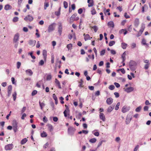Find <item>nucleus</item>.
I'll return each mask as SVG.
<instances>
[{"instance_id":"1","label":"nucleus","mask_w":151,"mask_h":151,"mask_svg":"<svg viewBox=\"0 0 151 151\" xmlns=\"http://www.w3.org/2000/svg\"><path fill=\"white\" fill-rule=\"evenodd\" d=\"M137 63L135 61L131 60L129 63V66L130 70L133 71L137 68Z\"/></svg>"},{"instance_id":"2","label":"nucleus","mask_w":151,"mask_h":151,"mask_svg":"<svg viewBox=\"0 0 151 151\" xmlns=\"http://www.w3.org/2000/svg\"><path fill=\"white\" fill-rule=\"evenodd\" d=\"M13 130L14 132H16L18 130V123L15 120H13L12 122Z\"/></svg>"},{"instance_id":"3","label":"nucleus","mask_w":151,"mask_h":151,"mask_svg":"<svg viewBox=\"0 0 151 151\" xmlns=\"http://www.w3.org/2000/svg\"><path fill=\"white\" fill-rule=\"evenodd\" d=\"M55 25V23H53L51 24L49 26L48 28V32H50L54 30Z\"/></svg>"},{"instance_id":"4","label":"nucleus","mask_w":151,"mask_h":151,"mask_svg":"<svg viewBox=\"0 0 151 151\" xmlns=\"http://www.w3.org/2000/svg\"><path fill=\"white\" fill-rule=\"evenodd\" d=\"M130 107L129 106H124L122 108V111L123 113H125L128 111L130 109Z\"/></svg>"},{"instance_id":"5","label":"nucleus","mask_w":151,"mask_h":151,"mask_svg":"<svg viewBox=\"0 0 151 151\" xmlns=\"http://www.w3.org/2000/svg\"><path fill=\"white\" fill-rule=\"evenodd\" d=\"M75 129L72 127H69L68 129V132L69 134L72 135L75 132Z\"/></svg>"},{"instance_id":"6","label":"nucleus","mask_w":151,"mask_h":151,"mask_svg":"<svg viewBox=\"0 0 151 151\" xmlns=\"http://www.w3.org/2000/svg\"><path fill=\"white\" fill-rule=\"evenodd\" d=\"M65 106L66 107V109L64 111L63 114L65 116L67 117V114H68L69 113L70 110L69 108L67 105H65Z\"/></svg>"},{"instance_id":"7","label":"nucleus","mask_w":151,"mask_h":151,"mask_svg":"<svg viewBox=\"0 0 151 151\" xmlns=\"http://www.w3.org/2000/svg\"><path fill=\"white\" fill-rule=\"evenodd\" d=\"M13 148V145L12 144L7 145L5 147V149L6 150H11Z\"/></svg>"},{"instance_id":"8","label":"nucleus","mask_w":151,"mask_h":151,"mask_svg":"<svg viewBox=\"0 0 151 151\" xmlns=\"http://www.w3.org/2000/svg\"><path fill=\"white\" fill-rule=\"evenodd\" d=\"M24 19L26 21H31L33 20V18L32 16L29 15H28L24 18Z\"/></svg>"},{"instance_id":"9","label":"nucleus","mask_w":151,"mask_h":151,"mask_svg":"<svg viewBox=\"0 0 151 151\" xmlns=\"http://www.w3.org/2000/svg\"><path fill=\"white\" fill-rule=\"evenodd\" d=\"M124 91L126 92L129 93L132 91L134 90V88L132 87H130L127 88H124Z\"/></svg>"},{"instance_id":"10","label":"nucleus","mask_w":151,"mask_h":151,"mask_svg":"<svg viewBox=\"0 0 151 151\" xmlns=\"http://www.w3.org/2000/svg\"><path fill=\"white\" fill-rule=\"evenodd\" d=\"M132 119V117L130 116H127L126 118V121H125L126 124H129L130 123Z\"/></svg>"},{"instance_id":"11","label":"nucleus","mask_w":151,"mask_h":151,"mask_svg":"<svg viewBox=\"0 0 151 151\" xmlns=\"http://www.w3.org/2000/svg\"><path fill=\"white\" fill-rule=\"evenodd\" d=\"M12 89V86L11 85H9L8 86L7 88L8 96L9 97L11 94Z\"/></svg>"},{"instance_id":"12","label":"nucleus","mask_w":151,"mask_h":151,"mask_svg":"<svg viewBox=\"0 0 151 151\" xmlns=\"http://www.w3.org/2000/svg\"><path fill=\"white\" fill-rule=\"evenodd\" d=\"M19 39V35L18 34H16L14 36V39L13 42L14 43H16L18 41Z\"/></svg>"},{"instance_id":"13","label":"nucleus","mask_w":151,"mask_h":151,"mask_svg":"<svg viewBox=\"0 0 151 151\" xmlns=\"http://www.w3.org/2000/svg\"><path fill=\"white\" fill-rule=\"evenodd\" d=\"M58 31L60 35H61L62 31V26L61 24L59 25Z\"/></svg>"},{"instance_id":"14","label":"nucleus","mask_w":151,"mask_h":151,"mask_svg":"<svg viewBox=\"0 0 151 151\" xmlns=\"http://www.w3.org/2000/svg\"><path fill=\"white\" fill-rule=\"evenodd\" d=\"M99 118L101 119L102 120L103 122H104L105 121L106 119L105 117V116L104 114L101 112L99 114Z\"/></svg>"},{"instance_id":"15","label":"nucleus","mask_w":151,"mask_h":151,"mask_svg":"<svg viewBox=\"0 0 151 151\" xmlns=\"http://www.w3.org/2000/svg\"><path fill=\"white\" fill-rule=\"evenodd\" d=\"M76 20V15L75 14H73L70 19V23H73L74 21Z\"/></svg>"},{"instance_id":"16","label":"nucleus","mask_w":151,"mask_h":151,"mask_svg":"<svg viewBox=\"0 0 151 151\" xmlns=\"http://www.w3.org/2000/svg\"><path fill=\"white\" fill-rule=\"evenodd\" d=\"M113 102V100L111 98H108L106 101L107 104L108 105L111 104Z\"/></svg>"},{"instance_id":"17","label":"nucleus","mask_w":151,"mask_h":151,"mask_svg":"<svg viewBox=\"0 0 151 151\" xmlns=\"http://www.w3.org/2000/svg\"><path fill=\"white\" fill-rule=\"evenodd\" d=\"M139 20L138 18H136L135 19L134 21V25L137 27H138L139 24Z\"/></svg>"},{"instance_id":"18","label":"nucleus","mask_w":151,"mask_h":151,"mask_svg":"<svg viewBox=\"0 0 151 151\" xmlns=\"http://www.w3.org/2000/svg\"><path fill=\"white\" fill-rule=\"evenodd\" d=\"M145 28V24H142L141 25V27L139 31V32L141 33V34H142Z\"/></svg>"},{"instance_id":"19","label":"nucleus","mask_w":151,"mask_h":151,"mask_svg":"<svg viewBox=\"0 0 151 151\" xmlns=\"http://www.w3.org/2000/svg\"><path fill=\"white\" fill-rule=\"evenodd\" d=\"M42 54L43 56L44 59L45 61L47 58V52L45 50H43Z\"/></svg>"},{"instance_id":"20","label":"nucleus","mask_w":151,"mask_h":151,"mask_svg":"<svg viewBox=\"0 0 151 151\" xmlns=\"http://www.w3.org/2000/svg\"><path fill=\"white\" fill-rule=\"evenodd\" d=\"M36 42V41L35 40H30L29 41V43L30 45L33 47L35 45Z\"/></svg>"},{"instance_id":"21","label":"nucleus","mask_w":151,"mask_h":151,"mask_svg":"<svg viewBox=\"0 0 151 151\" xmlns=\"http://www.w3.org/2000/svg\"><path fill=\"white\" fill-rule=\"evenodd\" d=\"M87 2L88 3V6H92L93 5V0H88Z\"/></svg>"},{"instance_id":"22","label":"nucleus","mask_w":151,"mask_h":151,"mask_svg":"<svg viewBox=\"0 0 151 151\" xmlns=\"http://www.w3.org/2000/svg\"><path fill=\"white\" fill-rule=\"evenodd\" d=\"M148 9V7L147 5L145 4L144 6L142 7V12L144 13L145 11L147 10Z\"/></svg>"},{"instance_id":"23","label":"nucleus","mask_w":151,"mask_h":151,"mask_svg":"<svg viewBox=\"0 0 151 151\" xmlns=\"http://www.w3.org/2000/svg\"><path fill=\"white\" fill-rule=\"evenodd\" d=\"M26 73L27 74L30 76H31L33 74V72L30 69H28L26 71Z\"/></svg>"},{"instance_id":"24","label":"nucleus","mask_w":151,"mask_h":151,"mask_svg":"<svg viewBox=\"0 0 151 151\" xmlns=\"http://www.w3.org/2000/svg\"><path fill=\"white\" fill-rule=\"evenodd\" d=\"M108 25L109 27L113 28L114 26V22L112 21L109 22L108 23Z\"/></svg>"},{"instance_id":"25","label":"nucleus","mask_w":151,"mask_h":151,"mask_svg":"<svg viewBox=\"0 0 151 151\" xmlns=\"http://www.w3.org/2000/svg\"><path fill=\"white\" fill-rule=\"evenodd\" d=\"M55 83L58 86V88H61V87L60 85V83L59 81L56 78L55 79Z\"/></svg>"},{"instance_id":"26","label":"nucleus","mask_w":151,"mask_h":151,"mask_svg":"<svg viewBox=\"0 0 151 151\" xmlns=\"http://www.w3.org/2000/svg\"><path fill=\"white\" fill-rule=\"evenodd\" d=\"M12 6L9 4L6 5L4 7V9L6 10L11 9H12Z\"/></svg>"},{"instance_id":"27","label":"nucleus","mask_w":151,"mask_h":151,"mask_svg":"<svg viewBox=\"0 0 151 151\" xmlns=\"http://www.w3.org/2000/svg\"><path fill=\"white\" fill-rule=\"evenodd\" d=\"M114 106H109L107 109V111L108 112H111L114 109Z\"/></svg>"},{"instance_id":"28","label":"nucleus","mask_w":151,"mask_h":151,"mask_svg":"<svg viewBox=\"0 0 151 151\" xmlns=\"http://www.w3.org/2000/svg\"><path fill=\"white\" fill-rule=\"evenodd\" d=\"M39 104L40 107L41 109H43V108L45 106V104L44 102H41L40 101L39 102Z\"/></svg>"},{"instance_id":"29","label":"nucleus","mask_w":151,"mask_h":151,"mask_svg":"<svg viewBox=\"0 0 151 151\" xmlns=\"http://www.w3.org/2000/svg\"><path fill=\"white\" fill-rule=\"evenodd\" d=\"M84 39L85 41L90 39V37L88 34H87L85 35L84 34Z\"/></svg>"},{"instance_id":"30","label":"nucleus","mask_w":151,"mask_h":151,"mask_svg":"<svg viewBox=\"0 0 151 151\" xmlns=\"http://www.w3.org/2000/svg\"><path fill=\"white\" fill-rule=\"evenodd\" d=\"M127 46V45L124 42H122L121 43V46L122 48L124 49H125Z\"/></svg>"},{"instance_id":"31","label":"nucleus","mask_w":151,"mask_h":151,"mask_svg":"<svg viewBox=\"0 0 151 151\" xmlns=\"http://www.w3.org/2000/svg\"><path fill=\"white\" fill-rule=\"evenodd\" d=\"M60 10L61 7H60L58 9V11H56L55 12V14L57 16H59L60 14Z\"/></svg>"},{"instance_id":"32","label":"nucleus","mask_w":151,"mask_h":151,"mask_svg":"<svg viewBox=\"0 0 151 151\" xmlns=\"http://www.w3.org/2000/svg\"><path fill=\"white\" fill-rule=\"evenodd\" d=\"M27 141V139L26 138H25L22 139L21 142V144L22 145H23Z\"/></svg>"},{"instance_id":"33","label":"nucleus","mask_w":151,"mask_h":151,"mask_svg":"<svg viewBox=\"0 0 151 151\" xmlns=\"http://www.w3.org/2000/svg\"><path fill=\"white\" fill-rule=\"evenodd\" d=\"M83 81L82 79H81L80 81L79 82V84L78 85V86L80 87L81 88L83 87Z\"/></svg>"},{"instance_id":"34","label":"nucleus","mask_w":151,"mask_h":151,"mask_svg":"<svg viewBox=\"0 0 151 151\" xmlns=\"http://www.w3.org/2000/svg\"><path fill=\"white\" fill-rule=\"evenodd\" d=\"M47 134L45 132H43L41 134V136L42 137H45L47 136Z\"/></svg>"},{"instance_id":"35","label":"nucleus","mask_w":151,"mask_h":151,"mask_svg":"<svg viewBox=\"0 0 151 151\" xmlns=\"http://www.w3.org/2000/svg\"><path fill=\"white\" fill-rule=\"evenodd\" d=\"M96 130L93 131L92 132V133L95 136L98 137L99 136V134L98 132H95V131Z\"/></svg>"},{"instance_id":"36","label":"nucleus","mask_w":151,"mask_h":151,"mask_svg":"<svg viewBox=\"0 0 151 151\" xmlns=\"http://www.w3.org/2000/svg\"><path fill=\"white\" fill-rule=\"evenodd\" d=\"M126 55V53L125 52H124L122 55V58L123 60V62H124L125 60V56Z\"/></svg>"},{"instance_id":"37","label":"nucleus","mask_w":151,"mask_h":151,"mask_svg":"<svg viewBox=\"0 0 151 151\" xmlns=\"http://www.w3.org/2000/svg\"><path fill=\"white\" fill-rule=\"evenodd\" d=\"M49 4L48 2H45L44 5V9L45 10H46L47 9V7L49 6Z\"/></svg>"},{"instance_id":"38","label":"nucleus","mask_w":151,"mask_h":151,"mask_svg":"<svg viewBox=\"0 0 151 151\" xmlns=\"http://www.w3.org/2000/svg\"><path fill=\"white\" fill-rule=\"evenodd\" d=\"M96 141V139L95 138H93L89 140V142L91 143H94Z\"/></svg>"},{"instance_id":"39","label":"nucleus","mask_w":151,"mask_h":151,"mask_svg":"<svg viewBox=\"0 0 151 151\" xmlns=\"http://www.w3.org/2000/svg\"><path fill=\"white\" fill-rule=\"evenodd\" d=\"M142 109V107L141 106H139L138 107L136 108L135 109V111L136 112H139Z\"/></svg>"},{"instance_id":"40","label":"nucleus","mask_w":151,"mask_h":151,"mask_svg":"<svg viewBox=\"0 0 151 151\" xmlns=\"http://www.w3.org/2000/svg\"><path fill=\"white\" fill-rule=\"evenodd\" d=\"M115 44V42L114 41H111L109 43V45L110 46H111L114 45Z\"/></svg>"},{"instance_id":"41","label":"nucleus","mask_w":151,"mask_h":151,"mask_svg":"<svg viewBox=\"0 0 151 151\" xmlns=\"http://www.w3.org/2000/svg\"><path fill=\"white\" fill-rule=\"evenodd\" d=\"M105 53V49H103L100 52V55L101 56H103L104 55Z\"/></svg>"},{"instance_id":"42","label":"nucleus","mask_w":151,"mask_h":151,"mask_svg":"<svg viewBox=\"0 0 151 151\" xmlns=\"http://www.w3.org/2000/svg\"><path fill=\"white\" fill-rule=\"evenodd\" d=\"M91 28L93 29L94 31L95 32H96L98 29V28L96 26L92 27Z\"/></svg>"},{"instance_id":"43","label":"nucleus","mask_w":151,"mask_h":151,"mask_svg":"<svg viewBox=\"0 0 151 151\" xmlns=\"http://www.w3.org/2000/svg\"><path fill=\"white\" fill-rule=\"evenodd\" d=\"M48 128L50 130V132H51L53 130V127L52 125L51 124H49L48 125Z\"/></svg>"},{"instance_id":"44","label":"nucleus","mask_w":151,"mask_h":151,"mask_svg":"<svg viewBox=\"0 0 151 151\" xmlns=\"http://www.w3.org/2000/svg\"><path fill=\"white\" fill-rule=\"evenodd\" d=\"M16 96H17V93L16 92H15L14 93L12 94V96L13 97V100L15 101L16 99Z\"/></svg>"},{"instance_id":"45","label":"nucleus","mask_w":151,"mask_h":151,"mask_svg":"<svg viewBox=\"0 0 151 151\" xmlns=\"http://www.w3.org/2000/svg\"><path fill=\"white\" fill-rule=\"evenodd\" d=\"M72 45L71 44H68L67 46V47L68 48V50H71L72 48Z\"/></svg>"},{"instance_id":"46","label":"nucleus","mask_w":151,"mask_h":151,"mask_svg":"<svg viewBox=\"0 0 151 151\" xmlns=\"http://www.w3.org/2000/svg\"><path fill=\"white\" fill-rule=\"evenodd\" d=\"M63 5L64 8L65 9L67 8L68 7V4L66 1H64L63 2Z\"/></svg>"},{"instance_id":"47","label":"nucleus","mask_w":151,"mask_h":151,"mask_svg":"<svg viewBox=\"0 0 151 151\" xmlns=\"http://www.w3.org/2000/svg\"><path fill=\"white\" fill-rule=\"evenodd\" d=\"M136 46V44L135 43H132L131 44V47L132 49L135 48Z\"/></svg>"},{"instance_id":"48","label":"nucleus","mask_w":151,"mask_h":151,"mask_svg":"<svg viewBox=\"0 0 151 151\" xmlns=\"http://www.w3.org/2000/svg\"><path fill=\"white\" fill-rule=\"evenodd\" d=\"M91 13L92 15H94L96 13V10L94 8H92V10L91 11Z\"/></svg>"},{"instance_id":"49","label":"nucleus","mask_w":151,"mask_h":151,"mask_svg":"<svg viewBox=\"0 0 151 151\" xmlns=\"http://www.w3.org/2000/svg\"><path fill=\"white\" fill-rule=\"evenodd\" d=\"M120 102H118L117 103L115 108V110H117L118 109H119V106L120 105Z\"/></svg>"},{"instance_id":"50","label":"nucleus","mask_w":151,"mask_h":151,"mask_svg":"<svg viewBox=\"0 0 151 151\" xmlns=\"http://www.w3.org/2000/svg\"><path fill=\"white\" fill-rule=\"evenodd\" d=\"M142 43L143 45H148V44L146 43V41L144 39H143L142 40Z\"/></svg>"},{"instance_id":"51","label":"nucleus","mask_w":151,"mask_h":151,"mask_svg":"<svg viewBox=\"0 0 151 151\" xmlns=\"http://www.w3.org/2000/svg\"><path fill=\"white\" fill-rule=\"evenodd\" d=\"M19 18L17 17H16L14 18L13 21L14 22H16L18 21Z\"/></svg>"},{"instance_id":"52","label":"nucleus","mask_w":151,"mask_h":151,"mask_svg":"<svg viewBox=\"0 0 151 151\" xmlns=\"http://www.w3.org/2000/svg\"><path fill=\"white\" fill-rule=\"evenodd\" d=\"M109 89L112 90L114 89L115 87L113 85H111L109 86Z\"/></svg>"},{"instance_id":"53","label":"nucleus","mask_w":151,"mask_h":151,"mask_svg":"<svg viewBox=\"0 0 151 151\" xmlns=\"http://www.w3.org/2000/svg\"><path fill=\"white\" fill-rule=\"evenodd\" d=\"M37 91L36 90H34L33 91L32 93V96H34L36 95L37 93Z\"/></svg>"},{"instance_id":"54","label":"nucleus","mask_w":151,"mask_h":151,"mask_svg":"<svg viewBox=\"0 0 151 151\" xmlns=\"http://www.w3.org/2000/svg\"><path fill=\"white\" fill-rule=\"evenodd\" d=\"M120 70L121 72L123 73V74H124L125 73V71L124 68H122L121 69H119L118 70V71Z\"/></svg>"},{"instance_id":"55","label":"nucleus","mask_w":151,"mask_h":151,"mask_svg":"<svg viewBox=\"0 0 151 151\" xmlns=\"http://www.w3.org/2000/svg\"><path fill=\"white\" fill-rule=\"evenodd\" d=\"M44 61L42 60H41L39 62V64L40 65H44Z\"/></svg>"},{"instance_id":"56","label":"nucleus","mask_w":151,"mask_h":151,"mask_svg":"<svg viewBox=\"0 0 151 151\" xmlns=\"http://www.w3.org/2000/svg\"><path fill=\"white\" fill-rule=\"evenodd\" d=\"M149 65H150V63H148V64H146L145 65V67H144V68L145 69H148V68H149Z\"/></svg>"},{"instance_id":"57","label":"nucleus","mask_w":151,"mask_h":151,"mask_svg":"<svg viewBox=\"0 0 151 151\" xmlns=\"http://www.w3.org/2000/svg\"><path fill=\"white\" fill-rule=\"evenodd\" d=\"M21 65V63L20 62H17V68L18 69H19L20 68Z\"/></svg>"},{"instance_id":"58","label":"nucleus","mask_w":151,"mask_h":151,"mask_svg":"<svg viewBox=\"0 0 151 151\" xmlns=\"http://www.w3.org/2000/svg\"><path fill=\"white\" fill-rule=\"evenodd\" d=\"M52 78V76L50 75H48L47 77V80H50Z\"/></svg>"},{"instance_id":"59","label":"nucleus","mask_w":151,"mask_h":151,"mask_svg":"<svg viewBox=\"0 0 151 151\" xmlns=\"http://www.w3.org/2000/svg\"><path fill=\"white\" fill-rule=\"evenodd\" d=\"M60 100L61 101H60L61 103L62 104H63L64 103V101H63V100H64V98H63V97L62 96L60 97Z\"/></svg>"},{"instance_id":"60","label":"nucleus","mask_w":151,"mask_h":151,"mask_svg":"<svg viewBox=\"0 0 151 151\" xmlns=\"http://www.w3.org/2000/svg\"><path fill=\"white\" fill-rule=\"evenodd\" d=\"M114 84L116 88H119L120 86V84L117 83L115 82L114 83Z\"/></svg>"},{"instance_id":"61","label":"nucleus","mask_w":151,"mask_h":151,"mask_svg":"<svg viewBox=\"0 0 151 151\" xmlns=\"http://www.w3.org/2000/svg\"><path fill=\"white\" fill-rule=\"evenodd\" d=\"M124 16L126 19H128L130 18V16L129 15H127V14L126 12L124 13Z\"/></svg>"},{"instance_id":"62","label":"nucleus","mask_w":151,"mask_h":151,"mask_svg":"<svg viewBox=\"0 0 151 151\" xmlns=\"http://www.w3.org/2000/svg\"><path fill=\"white\" fill-rule=\"evenodd\" d=\"M53 98L55 100H57L58 99L57 97L55 94H53L52 96Z\"/></svg>"},{"instance_id":"63","label":"nucleus","mask_w":151,"mask_h":151,"mask_svg":"<svg viewBox=\"0 0 151 151\" xmlns=\"http://www.w3.org/2000/svg\"><path fill=\"white\" fill-rule=\"evenodd\" d=\"M43 121L45 122H46L47 121V119L46 116H45L43 117Z\"/></svg>"},{"instance_id":"64","label":"nucleus","mask_w":151,"mask_h":151,"mask_svg":"<svg viewBox=\"0 0 151 151\" xmlns=\"http://www.w3.org/2000/svg\"><path fill=\"white\" fill-rule=\"evenodd\" d=\"M116 9L119 10L120 12H121L122 10V7L119 6L117 7Z\"/></svg>"}]
</instances>
